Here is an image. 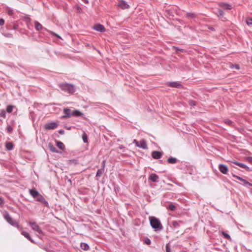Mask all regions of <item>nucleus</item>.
<instances>
[{
	"mask_svg": "<svg viewBox=\"0 0 252 252\" xmlns=\"http://www.w3.org/2000/svg\"><path fill=\"white\" fill-rule=\"evenodd\" d=\"M149 221L151 227L156 231H161L163 229V227L158 219L154 216H151L149 217Z\"/></svg>",
	"mask_w": 252,
	"mask_h": 252,
	"instance_id": "nucleus-1",
	"label": "nucleus"
},
{
	"mask_svg": "<svg viewBox=\"0 0 252 252\" xmlns=\"http://www.w3.org/2000/svg\"><path fill=\"white\" fill-rule=\"evenodd\" d=\"M3 216L6 221L11 226L17 227L18 229H21V227L19 225L18 222L13 220L9 215L7 211H4Z\"/></svg>",
	"mask_w": 252,
	"mask_h": 252,
	"instance_id": "nucleus-2",
	"label": "nucleus"
},
{
	"mask_svg": "<svg viewBox=\"0 0 252 252\" xmlns=\"http://www.w3.org/2000/svg\"><path fill=\"white\" fill-rule=\"evenodd\" d=\"M60 88L63 91L69 94H73L75 89L73 85L67 83H61L59 85Z\"/></svg>",
	"mask_w": 252,
	"mask_h": 252,
	"instance_id": "nucleus-3",
	"label": "nucleus"
},
{
	"mask_svg": "<svg viewBox=\"0 0 252 252\" xmlns=\"http://www.w3.org/2000/svg\"><path fill=\"white\" fill-rule=\"evenodd\" d=\"M58 125L57 123L53 122L45 124L44 125V128L46 130L55 129L58 127Z\"/></svg>",
	"mask_w": 252,
	"mask_h": 252,
	"instance_id": "nucleus-4",
	"label": "nucleus"
},
{
	"mask_svg": "<svg viewBox=\"0 0 252 252\" xmlns=\"http://www.w3.org/2000/svg\"><path fill=\"white\" fill-rule=\"evenodd\" d=\"M29 224L33 230L37 232L40 234H43L42 230L40 229L38 225H37L35 222H30Z\"/></svg>",
	"mask_w": 252,
	"mask_h": 252,
	"instance_id": "nucleus-5",
	"label": "nucleus"
},
{
	"mask_svg": "<svg viewBox=\"0 0 252 252\" xmlns=\"http://www.w3.org/2000/svg\"><path fill=\"white\" fill-rule=\"evenodd\" d=\"M64 115L61 116V119H67L72 116V113H70V109L68 108H64L63 110Z\"/></svg>",
	"mask_w": 252,
	"mask_h": 252,
	"instance_id": "nucleus-6",
	"label": "nucleus"
},
{
	"mask_svg": "<svg viewBox=\"0 0 252 252\" xmlns=\"http://www.w3.org/2000/svg\"><path fill=\"white\" fill-rule=\"evenodd\" d=\"M166 85L169 87L176 88H183V85L178 82H168L166 83Z\"/></svg>",
	"mask_w": 252,
	"mask_h": 252,
	"instance_id": "nucleus-7",
	"label": "nucleus"
},
{
	"mask_svg": "<svg viewBox=\"0 0 252 252\" xmlns=\"http://www.w3.org/2000/svg\"><path fill=\"white\" fill-rule=\"evenodd\" d=\"M93 29H94V30L96 31L100 32H105V27L102 25H101L99 24L95 25L93 27Z\"/></svg>",
	"mask_w": 252,
	"mask_h": 252,
	"instance_id": "nucleus-8",
	"label": "nucleus"
},
{
	"mask_svg": "<svg viewBox=\"0 0 252 252\" xmlns=\"http://www.w3.org/2000/svg\"><path fill=\"white\" fill-rule=\"evenodd\" d=\"M232 176L236 179L239 180V181H241L243 183V185L244 186L249 185L250 186L252 187V184L249 183V182L247 181L246 180L243 179L241 177H239L237 175H236L235 174H232Z\"/></svg>",
	"mask_w": 252,
	"mask_h": 252,
	"instance_id": "nucleus-9",
	"label": "nucleus"
},
{
	"mask_svg": "<svg viewBox=\"0 0 252 252\" xmlns=\"http://www.w3.org/2000/svg\"><path fill=\"white\" fill-rule=\"evenodd\" d=\"M162 156V152L157 151H154L152 153V157L154 159H159L161 158V157Z\"/></svg>",
	"mask_w": 252,
	"mask_h": 252,
	"instance_id": "nucleus-10",
	"label": "nucleus"
},
{
	"mask_svg": "<svg viewBox=\"0 0 252 252\" xmlns=\"http://www.w3.org/2000/svg\"><path fill=\"white\" fill-rule=\"evenodd\" d=\"M219 169L221 173L226 174L228 171V168L225 165L220 164L219 165Z\"/></svg>",
	"mask_w": 252,
	"mask_h": 252,
	"instance_id": "nucleus-11",
	"label": "nucleus"
},
{
	"mask_svg": "<svg viewBox=\"0 0 252 252\" xmlns=\"http://www.w3.org/2000/svg\"><path fill=\"white\" fill-rule=\"evenodd\" d=\"M35 198L36 199V201L44 204L45 206H47L48 205V202L41 194H39Z\"/></svg>",
	"mask_w": 252,
	"mask_h": 252,
	"instance_id": "nucleus-12",
	"label": "nucleus"
},
{
	"mask_svg": "<svg viewBox=\"0 0 252 252\" xmlns=\"http://www.w3.org/2000/svg\"><path fill=\"white\" fill-rule=\"evenodd\" d=\"M159 177L156 174L152 173L149 177V180L153 182H158Z\"/></svg>",
	"mask_w": 252,
	"mask_h": 252,
	"instance_id": "nucleus-13",
	"label": "nucleus"
},
{
	"mask_svg": "<svg viewBox=\"0 0 252 252\" xmlns=\"http://www.w3.org/2000/svg\"><path fill=\"white\" fill-rule=\"evenodd\" d=\"M137 147L142 148L144 150L147 149L148 146L146 141L144 139H142L139 141L138 144L137 145Z\"/></svg>",
	"mask_w": 252,
	"mask_h": 252,
	"instance_id": "nucleus-14",
	"label": "nucleus"
},
{
	"mask_svg": "<svg viewBox=\"0 0 252 252\" xmlns=\"http://www.w3.org/2000/svg\"><path fill=\"white\" fill-rule=\"evenodd\" d=\"M118 6L122 9H127L129 8V5L124 0H121L118 3Z\"/></svg>",
	"mask_w": 252,
	"mask_h": 252,
	"instance_id": "nucleus-15",
	"label": "nucleus"
},
{
	"mask_svg": "<svg viewBox=\"0 0 252 252\" xmlns=\"http://www.w3.org/2000/svg\"><path fill=\"white\" fill-rule=\"evenodd\" d=\"M29 193L34 198H35L40 194L39 192L35 189H30Z\"/></svg>",
	"mask_w": 252,
	"mask_h": 252,
	"instance_id": "nucleus-16",
	"label": "nucleus"
},
{
	"mask_svg": "<svg viewBox=\"0 0 252 252\" xmlns=\"http://www.w3.org/2000/svg\"><path fill=\"white\" fill-rule=\"evenodd\" d=\"M219 5L223 8L227 10H230L232 8V6L227 3L220 2L219 3Z\"/></svg>",
	"mask_w": 252,
	"mask_h": 252,
	"instance_id": "nucleus-17",
	"label": "nucleus"
},
{
	"mask_svg": "<svg viewBox=\"0 0 252 252\" xmlns=\"http://www.w3.org/2000/svg\"><path fill=\"white\" fill-rule=\"evenodd\" d=\"M233 163L235 164H236L243 168L245 169L247 171H250V168L247 165H246V164H245L244 163L237 162V161L234 162Z\"/></svg>",
	"mask_w": 252,
	"mask_h": 252,
	"instance_id": "nucleus-18",
	"label": "nucleus"
},
{
	"mask_svg": "<svg viewBox=\"0 0 252 252\" xmlns=\"http://www.w3.org/2000/svg\"><path fill=\"white\" fill-rule=\"evenodd\" d=\"M21 234L31 242L34 243V241L32 239L29 233L25 231H22Z\"/></svg>",
	"mask_w": 252,
	"mask_h": 252,
	"instance_id": "nucleus-19",
	"label": "nucleus"
},
{
	"mask_svg": "<svg viewBox=\"0 0 252 252\" xmlns=\"http://www.w3.org/2000/svg\"><path fill=\"white\" fill-rule=\"evenodd\" d=\"M214 12L219 18H221L223 17L224 12L220 9H218Z\"/></svg>",
	"mask_w": 252,
	"mask_h": 252,
	"instance_id": "nucleus-20",
	"label": "nucleus"
},
{
	"mask_svg": "<svg viewBox=\"0 0 252 252\" xmlns=\"http://www.w3.org/2000/svg\"><path fill=\"white\" fill-rule=\"evenodd\" d=\"M34 25L35 30L37 31H40L43 29V26L37 21L34 22Z\"/></svg>",
	"mask_w": 252,
	"mask_h": 252,
	"instance_id": "nucleus-21",
	"label": "nucleus"
},
{
	"mask_svg": "<svg viewBox=\"0 0 252 252\" xmlns=\"http://www.w3.org/2000/svg\"><path fill=\"white\" fill-rule=\"evenodd\" d=\"M48 148H49L50 150L53 152L55 153H58L59 152L57 150V149L56 148V147L52 144V143H49L48 144Z\"/></svg>",
	"mask_w": 252,
	"mask_h": 252,
	"instance_id": "nucleus-22",
	"label": "nucleus"
},
{
	"mask_svg": "<svg viewBox=\"0 0 252 252\" xmlns=\"http://www.w3.org/2000/svg\"><path fill=\"white\" fill-rule=\"evenodd\" d=\"M177 161L178 159L174 157H170L167 159V162L169 164H175Z\"/></svg>",
	"mask_w": 252,
	"mask_h": 252,
	"instance_id": "nucleus-23",
	"label": "nucleus"
},
{
	"mask_svg": "<svg viewBox=\"0 0 252 252\" xmlns=\"http://www.w3.org/2000/svg\"><path fill=\"white\" fill-rule=\"evenodd\" d=\"M83 114L79 111V110H75L72 113V116H76V117H81L83 116Z\"/></svg>",
	"mask_w": 252,
	"mask_h": 252,
	"instance_id": "nucleus-24",
	"label": "nucleus"
},
{
	"mask_svg": "<svg viewBox=\"0 0 252 252\" xmlns=\"http://www.w3.org/2000/svg\"><path fill=\"white\" fill-rule=\"evenodd\" d=\"M81 248L84 251H87L89 249V246L85 243H81L80 244Z\"/></svg>",
	"mask_w": 252,
	"mask_h": 252,
	"instance_id": "nucleus-25",
	"label": "nucleus"
},
{
	"mask_svg": "<svg viewBox=\"0 0 252 252\" xmlns=\"http://www.w3.org/2000/svg\"><path fill=\"white\" fill-rule=\"evenodd\" d=\"M57 146L61 150H64L65 149L63 143L61 141H57Z\"/></svg>",
	"mask_w": 252,
	"mask_h": 252,
	"instance_id": "nucleus-26",
	"label": "nucleus"
},
{
	"mask_svg": "<svg viewBox=\"0 0 252 252\" xmlns=\"http://www.w3.org/2000/svg\"><path fill=\"white\" fill-rule=\"evenodd\" d=\"M186 17L189 19H195L196 15L194 13L188 12L186 14Z\"/></svg>",
	"mask_w": 252,
	"mask_h": 252,
	"instance_id": "nucleus-27",
	"label": "nucleus"
},
{
	"mask_svg": "<svg viewBox=\"0 0 252 252\" xmlns=\"http://www.w3.org/2000/svg\"><path fill=\"white\" fill-rule=\"evenodd\" d=\"M104 170L103 168H101L98 169L96 174V177H100L102 174L104 173Z\"/></svg>",
	"mask_w": 252,
	"mask_h": 252,
	"instance_id": "nucleus-28",
	"label": "nucleus"
},
{
	"mask_svg": "<svg viewBox=\"0 0 252 252\" xmlns=\"http://www.w3.org/2000/svg\"><path fill=\"white\" fill-rule=\"evenodd\" d=\"M223 122L228 125V126H233V122L231 121V120H230L229 119H225L223 120Z\"/></svg>",
	"mask_w": 252,
	"mask_h": 252,
	"instance_id": "nucleus-29",
	"label": "nucleus"
},
{
	"mask_svg": "<svg viewBox=\"0 0 252 252\" xmlns=\"http://www.w3.org/2000/svg\"><path fill=\"white\" fill-rule=\"evenodd\" d=\"M14 106L12 105H9L6 107V112L8 113H10L12 112Z\"/></svg>",
	"mask_w": 252,
	"mask_h": 252,
	"instance_id": "nucleus-30",
	"label": "nucleus"
},
{
	"mask_svg": "<svg viewBox=\"0 0 252 252\" xmlns=\"http://www.w3.org/2000/svg\"><path fill=\"white\" fill-rule=\"evenodd\" d=\"M221 234L222 235H223V236L226 239L228 240H231V237L229 236V235L226 233H225V232L224 231H222L221 232Z\"/></svg>",
	"mask_w": 252,
	"mask_h": 252,
	"instance_id": "nucleus-31",
	"label": "nucleus"
},
{
	"mask_svg": "<svg viewBox=\"0 0 252 252\" xmlns=\"http://www.w3.org/2000/svg\"><path fill=\"white\" fill-rule=\"evenodd\" d=\"M82 139L84 143L88 142V137L86 133L85 132H84L82 134Z\"/></svg>",
	"mask_w": 252,
	"mask_h": 252,
	"instance_id": "nucleus-32",
	"label": "nucleus"
},
{
	"mask_svg": "<svg viewBox=\"0 0 252 252\" xmlns=\"http://www.w3.org/2000/svg\"><path fill=\"white\" fill-rule=\"evenodd\" d=\"M246 22L248 26H252V18L250 17L247 18Z\"/></svg>",
	"mask_w": 252,
	"mask_h": 252,
	"instance_id": "nucleus-33",
	"label": "nucleus"
},
{
	"mask_svg": "<svg viewBox=\"0 0 252 252\" xmlns=\"http://www.w3.org/2000/svg\"><path fill=\"white\" fill-rule=\"evenodd\" d=\"M168 209L171 211H174L176 209V206L172 203L169 205Z\"/></svg>",
	"mask_w": 252,
	"mask_h": 252,
	"instance_id": "nucleus-34",
	"label": "nucleus"
},
{
	"mask_svg": "<svg viewBox=\"0 0 252 252\" xmlns=\"http://www.w3.org/2000/svg\"><path fill=\"white\" fill-rule=\"evenodd\" d=\"M189 104L191 106H194L196 105V102L193 100H189L188 101Z\"/></svg>",
	"mask_w": 252,
	"mask_h": 252,
	"instance_id": "nucleus-35",
	"label": "nucleus"
},
{
	"mask_svg": "<svg viewBox=\"0 0 252 252\" xmlns=\"http://www.w3.org/2000/svg\"><path fill=\"white\" fill-rule=\"evenodd\" d=\"M6 148L8 150H11L13 149V144L11 143H7L6 145Z\"/></svg>",
	"mask_w": 252,
	"mask_h": 252,
	"instance_id": "nucleus-36",
	"label": "nucleus"
},
{
	"mask_svg": "<svg viewBox=\"0 0 252 252\" xmlns=\"http://www.w3.org/2000/svg\"><path fill=\"white\" fill-rule=\"evenodd\" d=\"M6 130H7V132H8L9 133H11L12 131H13V127L10 125H7L6 126Z\"/></svg>",
	"mask_w": 252,
	"mask_h": 252,
	"instance_id": "nucleus-37",
	"label": "nucleus"
},
{
	"mask_svg": "<svg viewBox=\"0 0 252 252\" xmlns=\"http://www.w3.org/2000/svg\"><path fill=\"white\" fill-rule=\"evenodd\" d=\"M0 117L5 118L6 112L4 110H1L0 112Z\"/></svg>",
	"mask_w": 252,
	"mask_h": 252,
	"instance_id": "nucleus-38",
	"label": "nucleus"
},
{
	"mask_svg": "<svg viewBox=\"0 0 252 252\" xmlns=\"http://www.w3.org/2000/svg\"><path fill=\"white\" fill-rule=\"evenodd\" d=\"M2 35L8 38H12L13 36L12 34L10 33H2Z\"/></svg>",
	"mask_w": 252,
	"mask_h": 252,
	"instance_id": "nucleus-39",
	"label": "nucleus"
},
{
	"mask_svg": "<svg viewBox=\"0 0 252 252\" xmlns=\"http://www.w3.org/2000/svg\"><path fill=\"white\" fill-rule=\"evenodd\" d=\"M166 252H171L170 245L169 243H167L166 245Z\"/></svg>",
	"mask_w": 252,
	"mask_h": 252,
	"instance_id": "nucleus-40",
	"label": "nucleus"
},
{
	"mask_svg": "<svg viewBox=\"0 0 252 252\" xmlns=\"http://www.w3.org/2000/svg\"><path fill=\"white\" fill-rule=\"evenodd\" d=\"M144 243L147 245H150L151 243L150 239L148 238H146L144 240Z\"/></svg>",
	"mask_w": 252,
	"mask_h": 252,
	"instance_id": "nucleus-41",
	"label": "nucleus"
},
{
	"mask_svg": "<svg viewBox=\"0 0 252 252\" xmlns=\"http://www.w3.org/2000/svg\"><path fill=\"white\" fill-rule=\"evenodd\" d=\"M172 225L174 227H178L179 226V223L176 221H172Z\"/></svg>",
	"mask_w": 252,
	"mask_h": 252,
	"instance_id": "nucleus-42",
	"label": "nucleus"
},
{
	"mask_svg": "<svg viewBox=\"0 0 252 252\" xmlns=\"http://www.w3.org/2000/svg\"><path fill=\"white\" fill-rule=\"evenodd\" d=\"M7 13L9 15H12L13 14V11L11 9H8L7 10Z\"/></svg>",
	"mask_w": 252,
	"mask_h": 252,
	"instance_id": "nucleus-43",
	"label": "nucleus"
},
{
	"mask_svg": "<svg viewBox=\"0 0 252 252\" xmlns=\"http://www.w3.org/2000/svg\"><path fill=\"white\" fill-rule=\"evenodd\" d=\"M51 33L52 34H53L55 36L57 37V38H58L59 39H61V36L60 35H59L58 34L56 33L55 32H51Z\"/></svg>",
	"mask_w": 252,
	"mask_h": 252,
	"instance_id": "nucleus-44",
	"label": "nucleus"
},
{
	"mask_svg": "<svg viewBox=\"0 0 252 252\" xmlns=\"http://www.w3.org/2000/svg\"><path fill=\"white\" fill-rule=\"evenodd\" d=\"M4 20L2 18H0V26H2L4 24Z\"/></svg>",
	"mask_w": 252,
	"mask_h": 252,
	"instance_id": "nucleus-45",
	"label": "nucleus"
},
{
	"mask_svg": "<svg viewBox=\"0 0 252 252\" xmlns=\"http://www.w3.org/2000/svg\"><path fill=\"white\" fill-rule=\"evenodd\" d=\"M174 48L175 49L176 52H177L178 51H180L181 52H183L184 51V49H180L178 47H174Z\"/></svg>",
	"mask_w": 252,
	"mask_h": 252,
	"instance_id": "nucleus-46",
	"label": "nucleus"
},
{
	"mask_svg": "<svg viewBox=\"0 0 252 252\" xmlns=\"http://www.w3.org/2000/svg\"><path fill=\"white\" fill-rule=\"evenodd\" d=\"M247 160L250 162V163H252V157H248L247 158Z\"/></svg>",
	"mask_w": 252,
	"mask_h": 252,
	"instance_id": "nucleus-47",
	"label": "nucleus"
},
{
	"mask_svg": "<svg viewBox=\"0 0 252 252\" xmlns=\"http://www.w3.org/2000/svg\"><path fill=\"white\" fill-rule=\"evenodd\" d=\"M4 203L3 198L1 197H0V206L3 204Z\"/></svg>",
	"mask_w": 252,
	"mask_h": 252,
	"instance_id": "nucleus-48",
	"label": "nucleus"
},
{
	"mask_svg": "<svg viewBox=\"0 0 252 252\" xmlns=\"http://www.w3.org/2000/svg\"><path fill=\"white\" fill-rule=\"evenodd\" d=\"M105 166V160H103L102 162V168H103L104 170Z\"/></svg>",
	"mask_w": 252,
	"mask_h": 252,
	"instance_id": "nucleus-49",
	"label": "nucleus"
},
{
	"mask_svg": "<svg viewBox=\"0 0 252 252\" xmlns=\"http://www.w3.org/2000/svg\"><path fill=\"white\" fill-rule=\"evenodd\" d=\"M139 141H137L136 139H134L133 141V143H134L136 147H137V145L138 144Z\"/></svg>",
	"mask_w": 252,
	"mask_h": 252,
	"instance_id": "nucleus-50",
	"label": "nucleus"
},
{
	"mask_svg": "<svg viewBox=\"0 0 252 252\" xmlns=\"http://www.w3.org/2000/svg\"><path fill=\"white\" fill-rule=\"evenodd\" d=\"M18 28V25H17V24H14L13 25V29L14 30H17Z\"/></svg>",
	"mask_w": 252,
	"mask_h": 252,
	"instance_id": "nucleus-51",
	"label": "nucleus"
},
{
	"mask_svg": "<svg viewBox=\"0 0 252 252\" xmlns=\"http://www.w3.org/2000/svg\"><path fill=\"white\" fill-rule=\"evenodd\" d=\"M77 9L79 12H81L82 11V8L79 6H77Z\"/></svg>",
	"mask_w": 252,
	"mask_h": 252,
	"instance_id": "nucleus-52",
	"label": "nucleus"
},
{
	"mask_svg": "<svg viewBox=\"0 0 252 252\" xmlns=\"http://www.w3.org/2000/svg\"><path fill=\"white\" fill-rule=\"evenodd\" d=\"M82 1H83L85 3H89V0H81Z\"/></svg>",
	"mask_w": 252,
	"mask_h": 252,
	"instance_id": "nucleus-53",
	"label": "nucleus"
},
{
	"mask_svg": "<svg viewBox=\"0 0 252 252\" xmlns=\"http://www.w3.org/2000/svg\"><path fill=\"white\" fill-rule=\"evenodd\" d=\"M59 132L60 134H62L64 133V130H60Z\"/></svg>",
	"mask_w": 252,
	"mask_h": 252,
	"instance_id": "nucleus-54",
	"label": "nucleus"
},
{
	"mask_svg": "<svg viewBox=\"0 0 252 252\" xmlns=\"http://www.w3.org/2000/svg\"><path fill=\"white\" fill-rule=\"evenodd\" d=\"M124 148V146L123 145H120L119 146V149H122Z\"/></svg>",
	"mask_w": 252,
	"mask_h": 252,
	"instance_id": "nucleus-55",
	"label": "nucleus"
},
{
	"mask_svg": "<svg viewBox=\"0 0 252 252\" xmlns=\"http://www.w3.org/2000/svg\"><path fill=\"white\" fill-rule=\"evenodd\" d=\"M209 29L210 30H211V31H214V28H212H212H209Z\"/></svg>",
	"mask_w": 252,
	"mask_h": 252,
	"instance_id": "nucleus-56",
	"label": "nucleus"
},
{
	"mask_svg": "<svg viewBox=\"0 0 252 252\" xmlns=\"http://www.w3.org/2000/svg\"><path fill=\"white\" fill-rule=\"evenodd\" d=\"M28 19L29 21L31 20V19L30 18H28Z\"/></svg>",
	"mask_w": 252,
	"mask_h": 252,
	"instance_id": "nucleus-57",
	"label": "nucleus"
}]
</instances>
